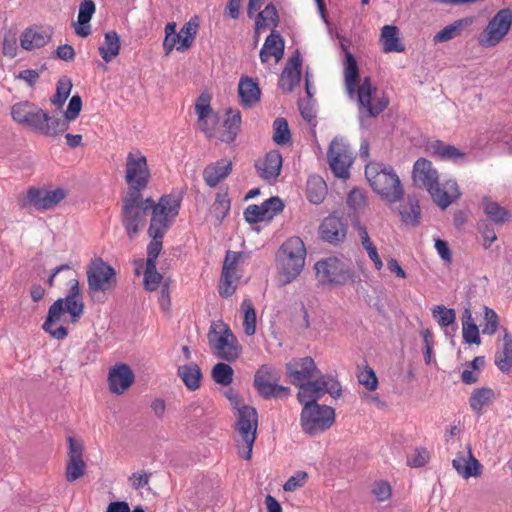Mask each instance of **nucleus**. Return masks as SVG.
<instances>
[{"mask_svg": "<svg viewBox=\"0 0 512 512\" xmlns=\"http://www.w3.org/2000/svg\"><path fill=\"white\" fill-rule=\"evenodd\" d=\"M345 51L346 61L344 63V81L346 92L350 99H356L359 112L366 113L369 117H377L388 106V101L384 98L373 102V94L376 89L371 84L370 77H365L361 84L359 82V69L357 61L353 54L349 52L344 44H341Z\"/></svg>", "mask_w": 512, "mask_h": 512, "instance_id": "obj_1", "label": "nucleus"}, {"mask_svg": "<svg viewBox=\"0 0 512 512\" xmlns=\"http://www.w3.org/2000/svg\"><path fill=\"white\" fill-rule=\"evenodd\" d=\"M413 181L416 186L425 188L432 199L442 209L447 208L453 201L459 198L460 192L455 180L439 182L437 170L431 161L419 158L413 166Z\"/></svg>", "mask_w": 512, "mask_h": 512, "instance_id": "obj_2", "label": "nucleus"}, {"mask_svg": "<svg viewBox=\"0 0 512 512\" xmlns=\"http://www.w3.org/2000/svg\"><path fill=\"white\" fill-rule=\"evenodd\" d=\"M12 119L37 133L57 136L68 129L66 122L50 116L39 106L30 101H20L11 107Z\"/></svg>", "mask_w": 512, "mask_h": 512, "instance_id": "obj_3", "label": "nucleus"}, {"mask_svg": "<svg viewBox=\"0 0 512 512\" xmlns=\"http://www.w3.org/2000/svg\"><path fill=\"white\" fill-rule=\"evenodd\" d=\"M306 248L299 237H290L276 254V268L282 285L293 282L305 266Z\"/></svg>", "mask_w": 512, "mask_h": 512, "instance_id": "obj_4", "label": "nucleus"}, {"mask_svg": "<svg viewBox=\"0 0 512 512\" xmlns=\"http://www.w3.org/2000/svg\"><path fill=\"white\" fill-rule=\"evenodd\" d=\"M87 293L93 303L103 304L116 287V271L102 258L91 260L87 267Z\"/></svg>", "mask_w": 512, "mask_h": 512, "instance_id": "obj_5", "label": "nucleus"}, {"mask_svg": "<svg viewBox=\"0 0 512 512\" xmlns=\"http://www.w3.org/2000/svg\"><path fill=\"white\" fill-rule=\"evenodd\" d=\"M365 176L371 188L383 199L395 203L403 197V187L393 168L382 163L370 162L365 166Z\"/></svg>", "mask_w": 512, "mask_h": 512, "instance_id": "obj_6", "label": "nucleus"}, {"mask_svg": "<svg viewBox=\"0 0 512 512\" xmlns=\"http://www.w3.org/2000/svg\"><path fill=\"white\" fill-rule=\"evenodd\" d=\"M152 198L143 194L125 193L122 196L121 223L130 240L135 239L144 228Z\"/></svg>", "mask_w": 512, "mask_h": 512, "instance_id": "obj_7", "label": "nucleus"}, {"mask_svg": "<svg viewBox=\"0 0 512 512\" xmlns=\"http://www.w3.org/2000/svg\"><path fill=\"white\" fill-rule=\"evenodd\" d=\"M314 269L318 282L323 286H344L359 280L350 260L345 258H323L315 263Z\"/></svg>", "mask_w": 512, "mask_h": 512, "instance_id": "obj_8", "label": "nucleus"}, {"mask_svg": "<svg viewBox=\"0 0 512 512\" xmlns=\"http://www.w3.org/2000/svg\"><path fill=\"white\" fill-rule=\"evenodd\" d=\"M303 405L300 413V426L309 436H317L328 430L335 422V410L312 400L310 396L298 398Z\"/></svg>", "mask_w": 512, "mask_h": 512, "instance_id": "obj_9", "label": "nucleus"}, {"mask_svg": "<svg viewBox=\"0 0 512 512\" xmlns=\"http://www.w3.org/2000/svg\"><path fill=\"white\" fill-rule=\"evenodd\" d=\"M181 198L172 194H166L160 197L155 203L152 199L150 225L148 234L155 236L165 235L179 214Z\"/></svg>", "mask_w": 512, "mask_h": 512, "instance_id": "obj_10", "label": "nucleus"}, {"mask_svg": "<svg viewBox=\"0 0 512 512\" xmlns=\"http://www.w3.org/2000/svg\"><path fill=\"white\" fill-rule=\"evenodd\" d=\"M322 372L318 369L312 357L293 358L286 364V374L289 381L298 387L297 399L310 395L309 387H314L316 379Z\"/></svg>", "mask_w": 512, "mask_h": 512, "instance_id": "obj_11", "label": "nucleus"}, {"mask_svg": "<svg viewBox=\"0 0 512 512\" xmlns=\"http://www.w3.org/2000/svg\"><path fill=\"white\" fill-rule=\"evenodd\" d=\"M126 193L143 194L151 179V172L146 156L139 150L133 149L127 153L125 162Z\"/></svg>", "mask_w": 512, "mask_h": 512, "instance_id": "obj_12", "label": "nucleus"}, {"mask_svg": "<svg viewBox=\"0 0 512 512\" xmlns=\"http://www.w3.org/2000/svg\"><path fill=\"white\" fill-rule=\"evenodd\" d=\"M258 413L249 405H243L237 410L236 431L243 442L244 451L242 457L249 460L257 436Z\"/></svg>", "mask_w": 512, "mask_h": 512, "instance_id": "obj_13", "label": "nucleus"}, {"mask_svg": "<svg viewBox=\"0 0 512 512\" xmlns=\"http://www.w3.org/2000/svg\"><path fill=\"white\" fill-rule=\"evenodd\" d=\"M512 25V10L504 8L499 10L488 22L478 43L483 48H492L499 44L508 34Z\"/></svg>", "mask_w": 512, "mask_h": 512, "instance_id": "obj_14", "label": "nucleus"}, {"mask_svg": "<svg viewBox=\"0 0 512 512\" xmlns=\"http://www.w3.org/2000/svg\"><path fill=\"white\" fill-rule=\"evenodd\" d=\"M208 340L210 347L215 351L217 356L227 362L235 361L241 353V346L237 338L226 325L223 326L221 332H217L211 327Z\"/></svg>", "mask_w": 512, "mask_h": 512, "instance_id": "obj_15", "label": "nucleus"}, {"mask_svg": "<svg viewBox=\"0 0 512 512\" xmlns=\"http://www.w3.org/2000/svg\"><path fill=\"white\" fill-rule=\"evenodd\" d=\"M276 380L272 367L262 365L254 375V387L265 399L288 398L291 394L290 388L274 383Z\"/></svg>", "mask_w": 512, "mask_h": 512, "instance_id": "obj_16", "label": "nucleus"}, {"mask_svg": "<svg viewBox=\"0 0 512 512\" xmlns=\"http://www.w3.org/2000/svg\"><path fill=\"white\" fill-rule=\"evenodd\" d=\"M327 155L329 166L334 175L342 179L348 178L352 157L347 147L334 139L329 146Z\"/></svg>", "mask_w": 512, "mask_h": 512, "instance_id": "obj_17", "label": "nucleus"}, {"mask_svg": "<svg viewBox=\"0 0 512 512\" xmlns=\"http://www.w3.org/2000/svg\"><path fill=\"white\" fill-rule=\"evenodd\" d=\"M347 223L342 217L329 215L323 219L319 226V237L331 245L343 242L347 235Z\"/></svg>", "mask_w": 512, "mask_h": 512, "instance_id": "obj_18", "label": "nucleus"}, {"mask_svg": "<svg viewBox=\"0 0 512 512\" xmlns=\"http://www.w3.org/2000/svg\"><path fill=\"white\" fill-rule=\"evenodd\" d=\"M67 312L66 305L62 298L57 299L48 310V315L42 325L43 330L48 333L52 338L63 340L68 335V330L63 325L56 326L62 322V319Z\"/></svg>", "mask_w": 512, "mask_h": 512, "instance_id": "obj_19", "label": "nucleus"}, {"mask_svg": "<svg viewBox=\"0 0 512 512\" xmlns=\"http://www.w3.org/2000/svg\"><path fill=\"white\" fill-rule=\"evenodd\" d=\"M109 390L116 395L127 391L135 381V375L131 367L125 363H116L108 372Z\"/></svg>", "mask_w": 512, "mask_h": 512, "instance_id": "obj_20", "label": "nucleus"}, {"mask_svg": "<svg viewBox=\"0 0 512 512\" xmlns=\"http://www.w3.org/2000/svg\"><path fill=\"white\" fill-rule=\"evenodd\" d=\"M69 450L68 461L66 464L65 477L68 482H74L81 478L86 469V463L83 460V445L72 437L68 438Z\"/></svg>", "mask_w": 512, "mask_h": 512, "instance_id": "obj_21", "label": "nucleus"}, {"mask_svg": "<svg viewBox=\"0 0 512 512\" xmlns=\"http://www.w3.org/2000/svg\"><path fill=\"white\" fill-rule=\"evenodd\" d=\"M64 198L65 192L61 188L55 190L30 188L26 195L27 202L37 210H49L55 207Z\"/></svg>", "mask_w": 512, "mask_h": 512, "instance_id": "obj_22", "label": "nucleus"}, {"mask_svg": "<svg viewBox=\"0 0 512 512\" xmlns=\"http://www.w3.org/2000/svg\"><path fill=\"white\" fill-rule=\"evenodd\" d=\"M301 67L302 57L300 52L296 50L288 59L279 78L278 85L283 92L290 93L299 84L301 79Z\"/></svg>", "mask_w": 512, "mask_h": 512, "instance_id": "obj_23", "label": "nucleus"}, {"mask_svg": "<svg viewBox=\"0 0 512 512\" xmlns=\"http://www.w3.org/2000/svg\"><path fill=\"white\" fill-rule=\"evenodd\" d=\"M52 39L50 28L31 26L26 28L20 36V45L24 50L32 51L46 46Z\"/></svg>", "mask_w": 512, "mask_h": 512, "instance_id": "obj_24", "label": "nucleus"}, {"mask_svg": "<svg viewBox=\"0 0 512 512\" xmlns=\"http://www.w3.org/2000/svg\"><path fill=\"white\" fill-rule=\"evenodd\" d=\"M282 156L279 151H269L263 160L256 162L258 175L268 183H273L279 176L282 168Z\"/></svg>", "mask_w": 512, "mask_h": 512, "instance_id": "obj_25", "label": "nucleus"}, {"mask_svg": "<svg viewBox=\"0 0 512 512\" xmlns=\"http://www.w3.org/2000/svg\"><path fill=\"white\" fill-rule=\"evenodd\" d=\"M308 390L311 391L309 396L312 397V400H319L326 393L335 399L342 395L340 382L335 377L322 373L316 379L314 387L310 386Z\"/></svg>", "mask_w": 512, "mask_h": 512, "instance_id": "obj_26", "label": "nucleus"}, {"mask_svg": "<svg viewBox=\"0 0 512 512\" xmlns=\"http://www.w3.org/2000/svg\"><path fill=\"white\" fill-rule=\"evenodd\" d=\"M69 284L68 293L62 300H64L71 322L76 323L84 313V303L82 301L78 280L72 279L69 281Z\"/></svg>", "mask_w": 512, "mask_h": 512, "instance_id": "obj_27", "label": "nucleus"}, {"mask_svg": "<svg viewBox=\"0 0 512 512\" xmlns=\"http://www.w3.org/2000/svg\"><path fill=\"white\" fill-rule=\"evenodd\" d=\"M232 171V162L227 159H220L207 165L203 170V178L207 186L216 187L221 181L227 178Z\"/></svg>", "mask_w": 512, "mask_h": 512, "instance_id": "obj_28", "label": "nucleus"}, {"mask_svg": "<svg viewBox=\"0 0 512 512\" xmlns=\"http://www.w3.org/2000/svg\"><path fill=\"white\" fill-rule=\"evenodd\" d=\"M241 105L250 108L260 101L261 90L258 82L251 77L242 76L238 84Z\"/></svg>", "mask_w": 512, "mask_h": 512, "instance_id": "obj_29", "label": "nucleus"}, {"mask_svg": "<svg viewBox=\"0 0 512 512\" xmlns=\"http://www.w3.org/2000/svg\"><path fill=\"white\" fill-rule=\"evenodd\" d=\"M427 151L433 157H436L440 160L453 161L455 163L461 162L465 157V154L461 150L451 144H446L441 140L430 142L427 145Z\"/></svg>", "mask_w": 512, "mask_h": 512, "instance_id": "obj_30", "label": "nucleus"}, {"mask_svg": "<svg viewBox=\"0 0 512 512\" xmlns=\"http://www.w3.org/2000/svg\"><path fill=\"white\" fill-rule=\"evenodd\" d=\"M284 53V40L280 34L272 31L267 36L260 50V59L262 63H268L270 58L275 57L276 61L280 60Z\"/></svg>", "mask_w": 512, "mask_h": 512, "instance_id": "obj_31", "label": "nucleus"}, {"mask_svg": "<svg viewBox=\"0 0 512 512\" xmlns=\"http://www.w3.org/2000/svg\"><path fill=\"white\" fill-rule=\"evenodd\" d=\"M452 466L464 479L477 477L481 474V465L479 461L474 458L470 449L467 458L464 456L456 457L452 461Z\"/></svg>", "mask_w": 512, "mask_h": 512, "instance_id": "obj_32", "label": "nucleus"}, {"mask_svg": "<svg viewBox=\"0 0 512 512\" xmlns=\"http://www.w3.org/2000/svg\"><path fill=\"white\" fill-rule=\"evenodd\" d=\"M96 7L92 0H83L79 6L78 23L75 24V33L83 38L91 33L89 22L95 13Z\"/></svg>", "mask_w": 512, "mask_h": 512, "instance_id": "obj_33", "label": "nucleus"}, {"mask_svg": "<svg viewBox=\"0 0 512 512\" xmlns=\"http://www.w3.org/2000/svg\"><path fill=\"white\" fill-rule=\"evenodd\" d=\"M494 364L502 373H508L512 368V336L506 330L503 345L495 352Z\"/></svg>", "mask_w": 512, "mask_h": 512, "instance_id": "obj_34", "label": "nucleus"}, {"mask_svg": "<svg viewBox=\"0 0 512 512\" xmlns=\"http://www.w3.org/2000/svg\"><path fill=\"white\" fill-rule=\"evenodd\" d=\"M380 41L385 53L405 50V46L399 38V29L394 25L383 26Z\"/></svg>", "mask_w": 512, "mask_h": 512, "instance_id": "obj_35", "label": "nucleus"}, {"mask_svg": "<svg viewBox=\"0 0 512 512\" xmlns=\"http://www.w3.org/2000/svg\"><path fill=\"white\" fill-rule=\"evenodd\" d=\"M177 375L190 391L197 390L201 385L202 371L196 363L179 366Z\"/></svg>", "mask_w": 512, "mask_h": 512, "instance_id": "obj_36", "label": "nucleus"}, {"mask_svg": "<svg viewBox=\"0 0 512 512\" xmlns=\"http://www.w3.org/2000/svg\"><path fill=\"white\" fill-rule=\"evenodd\" d=\"M482 208L489 220L496 225H502L510 220L511 214L509 210L492 201L489 197L483 198Z\"/></svg>", "mask_w": 512, "mask_h": 512, "instance_id": "obj_37", "label": "nucleus"}, {"mask_svg": "<svg viewBox=\"0 0 512 512\" xmlns=\"http://www.w3.org/2000/svg\"><path fill=\"white\" fill-rule=\"evenodd\" d=\"M241 122L242 120L240 111L229 109L223 123L224 132L220 137V140L229 144L233 143L240 131Z\"/></svg>", "mask_w": 512, "mask_h": 512, "instance_id": "obj_38", "label": "nucleus"}, {"mask_svg": "<svg viewBox=\"0 0 512 512\" xmlns=\"http://www.w3.org/2000/svg\"><path fill=\"white\" fill-rule=\"evenodd\" d=\"M495 397L493 389L489 387H480L472 391L469 398V405L471 410L478 416L482 415L483 409Z\"/></svg>", "mask_w": 512, "mask_h": 512, "instance_id": "obj_39", "label": "nucleus"}, {"mask_svg": "<svg viewBox=\"0 0 512 512\" xmlns=\"http://www.w3.org/2000/svg\"><path fill=\"white\" fill-rule=\"evenodd\" d=\"M98 51L102 57V59L109 63L116 56H118L120 51V37L116 31H108L104 35V42L98 48Z\"/></svg>", "mask_w": 512, "mask_h": 512, "instance_id": "obj_40", "label": "nucleus"}, {"mask_svg": "<svg viewBox=\"0 0 512 512\" xmlns=\"http://www.w3.org/2000/svg\"><path fill=\"white\" fill-rule=\"evenodd\" d=\"M470 23L471 20L468 18L458 19L453 23L445 26L439 32H437L433 37V41L435 43H442L452 40L455 37L459 36L463 29L467 27Z\"/></svg>", "mask_w": 512, "mask_h": 512, "instance_id": "obj_41", "label": "nucleus"}, {"mask_svg": "<svg viewBox=\"0 0 512 512\" xmlns=\"http://www.w3.org/2000/svg\"><path fill=\"white\" fill-rule=\"evenodd\" d=\"M307 198L313 204H320L326 194V184L319 176L310 177L307 181Z\"/></svg>", "mask_w": 512, "mask_h": 512, "instance_id": "obj_42", "label": "nucleus"}, {"mask_svg": "<svg viewBox=\"0 0 512 512\" xmlns=\"http://www.w3.org/2000/svg\"><path fill=\"white\" fill-rule=\"evenodd\" d=\"M241 310L244 314L243 328L247 336H252L256 332L257 316L255 308L250 299H244L241 303Z\"/></svg>", "mask_w": 512, "mask_h": 512, "instance_id": "obj_43", "label": "nucleus"}, {"mask_svg": "<svg viewBox=\"0 0 512 512\" xmlns=\"http://www.w3.org/2000/svg\"><path fill=\"white\" fill-rule=\"evenodd\" d=\"M72 81L69 77H61L56 84V92L50 98V102L57 108H62L72 89Z\"/></svg>", "mask_w": 512, "mask_h": 512, "instance_id": "obj_44", "label": "nucleus"}, {"mask_svg": "<svg viewBox=\"0 0 512 512\" xmlns=\"http://www.w3.org/2000/svg\"><path fill=\"white\" fill-rule=\"evenodd\" d=\"M278 20L279 17L276 7L270 3L264 8L263 11L257 14L255 20V29L259 31L268 25H273L275 27L278 24Z\"/></svg>", "mask_w": 512, "mask_h": 512, "instance_id": "obj_45", "label": "nucleus"}, {"mask_svg": "<svg viewBox=\"0 0 512 512\" xmlns=\"http://www.w3.org/2000/svg\"><path fill=\"white\" fill-rule=\"evenodd\" d=\"M231 203L228 193L218 192L216 194L215 202L212 205V213L219 223L225 219L230 211Z\"/></svg>", "mask_w": 512, "mask_h": 512, "instance_id": "obj_46", "label": "nucleus"}, {"mask_svg": "<svg viewBox=\"0 0 512 512\" xmlns=\"http://www.w3.org/2000/svg\"><path fill=\"white\" fill-rule=\"evenodd\" d=\"M431 312L440 327L444 328L455 324L456 312L454 309L447 308L444 305H436Z\"/></svg>", "mask_w": 512, "mask_h": 512, "instance_id": "obj_47", "label": "nucleus"}, {"mask_svg": "<svg viewBox=\"0 0 512 512\" xmlns=\"http://www.w3.org/2000/svg\"><path fill=\"white\" fill-rule=\"evenodd\" d=\"M273 140L278 145H285L291 140L288 122L285 118L278 117L273 122Z\"/></svg>", "mask_w": 512, "mask_h": 512, "instance_id": "obj_48", "label": "nucleus"}, {"mask_svg": "<svg viewBox=\"0 0 512 512\" xmlns=\"http://www.w3.org/2000/svg\"><path fill=\"white\" fill-rule=\"evenodd\" d=\"M213 380L222 386H228L233 382L234 370L226 363H217L211 372Z\"/></svg>", "mask_w": 512, "mask_h": 512, "instance_id": "obj_49", "label": "nucleus"}, {"mask_svg": "<svg viewBox=\"0 0 512 512\" xmlns=\"http://www.w3.org/2000/svg\"><path fill=\"white\" fill-rule=\"evenodd\" d=\"M409 207H404L400 210L402 221L411 226H416L420 219V206L418 200L415 198L408 199Z\"/></svg>", "mask_w": 512, "mask_h": 512, "instance_id": "obj_50", "label": "nucleus"}, {"mask_svg": "<svg viewBox=\"0 0 512 512\" xmlns=\"http://www.w3.org/2000/svg\"><path fill=\"white\" fill-rule=\"evenodd\" d=\"M244 219L250 224H256L262 221L271 220L268 215V210L263 204L261 205H249L244 210Z\"/></svg>", "mask_w": 512, "mask_h": 512, "instance_id": "obj_51", "label": "nucleus"}, {"mask_svg": "<svg viewBox=\"0 0 512 512\" xmlns=\"http://www.w3.org/2000/svg\"><path fill=\"white\" fill-rule=\"evenodd\" d=\"M198 29H199V20H198L197 16L192 17L188 22H186L182 26V28L180 29L179 32L183 36V43H182L183 47L184 46H186V47L192 46V44L196 38Z\"/></svg>", "mask_w": 512, "mask_h": 512, "instance_id": "obj_52", "label": "nucleus"}, {"mask_svg": "<svg viewBox=\"0 0 512 512\" xmlns=\"http://www.w3.org/2000/svg\"><path fill=\"white\" fill-rule=\"evenodd\" d=\"M162 280V275L157 271L156 264L145 263L144 286L149 291L158 288Z\"/></svg>", "mask_w": 512, "mask_h": 512, "instance_id": "obj_53", "label": "nucleus"}, {"mask_svg": "<svg viewBox=\"0 0 512 512\" xmlns=\"http://www.w3.org/2000/svg\"><path fill=\"white\" fill-rule=\"evenodd\" d=\"M179 41V36L176 32V23L169 22L165 26V38L163 41V49L165 55H169L173 49H176Z\"/></svg>", "mask_w": 512, "mask_h": 512, "instance_id": "obj_54", "label": "nucleus"}, {"mask_svg": "<svg viewBox=\"0 0 512 512\" xmlns=\"http://www.w3.org/2000/svg\"><path fill=\"white\" fill-rule=\"evenodd\" d=\"M483 318L484 324L482 328V333L485 335H493L497 331L499 325V317L497 313L493 309L484 306Z\"/></svg>", "mask_w": 512, "mask_h": 512, "instance_id": "obj_55", "label": "nucleus"}, {"mask_svg": "<svg viewBox=\"0 0 512 512\" xmlns=\"http://www.w3.org/2000/svg\"><path fill=\"white\" fill-rule=\"evenodd\" d=\"M151 237V241L147 246V259L145 263L156 264L157 258L162 250V239L164 235L155 236L154 234H148Z\"/></svg>", "mask_w": 512, "mask_h": 512, "instance_id": "obj_56", "label": "nucleus"}, {"mask_svg": "<svg viewBox=\"0 0 512 512\" xmlns=\"http://www.w3.org/2000/svg\"><path fill=\"white\" fill-rule=\"evenodd\" d=\"M81 109H82L81 97L78 94L73 95L68 103L67 109L64 112V120H61V121L66 122V124L69 126V123L71 121H74L79 116Z\"/></svg>", "mask_w": 512, "mask_h": 512, "instance_id": "obj_57", "label": "nucleus"}, {"mask_svg": "<svg viewBox=\"0 0 512 512\" xmlns=\"http://www.w3.org/2000/svg\"><path fill=\"white\" fill-rule=\"evenodd\" d=\"M195 111L198 116V120H203L206 117L217 116L213 113L210 105V96L206 93H202L195 104Z\"/></svg>", "mask_w": 512, "mask_h": 512, "instance_id": "obj_58", "label": "nucleus"}, {"mask_svg": "<svg viewBox=\"0 0 512 512\" xmlns=\"http://www.w3.org/2000/svg\"><path fill=\"white\" fill-rule=\"evenodd\" d=\"M308 479V474L305 471H297L290 476L283 485L286 492H293L298 488L303 487Z\"/></svg>", "mask_w": 512, "mask_h": 512, "instance_id": "obj_59", "label": "nucleus"}, {"mask_svg": "<svg viewBox=\"0 0 512 512\" xmlns=\"http://www.w3.org/2000/svg\"><path fill=\"white\" fill-rule=\"evenodd\" d=\"M462 335L464 342L467 344L479 345L481 342L479 329L475 323H462Z\"/></svg>", "mask_w": 512, "mask_h": 512, "instance_id": "obj_60", "label": "nucleus"}, {"mask_svg": "<svg viewBox=\"0 0 512 512\" xmlns=\"http://www.w3.org/2000/svg\"><path fill=\"white\" fill-rule=\"evenodd\" d=\"M358 381L369 391L377 388L378 380L372 368L366 366L365 370L358 374Z\"/></svg>", "mask_w": 512, "mask_h": 512, "instance_id": "obj_61", "label": "nucleus"}, {"mask_svg": "<svg viewBox=\"0 0 512 512\" xmlns=\"http://www.w3.org/2000/svg\"><path fill=\"white\" fill-rule=\"evenodd\" d=\"M429 459V453L425 448L415 449L413 455L407 457V465L410 467H423Z\"/></svg>", "mask_w": 512, "mask_h": 512, "instance_id": "obj_62", "label": "nucleus"}, {"mask_svg": "<svg viewBox=\"0 0 512 512\" xmlns=\"http://www.w3.org/2000/svg\"><path fill=\"white\" fill-rule=\"evenodd\" d=\"M232 274L223 273L221 274L219 294L224 297H230L236 290V286L233 284Z\"/></svg>", "mask_w": 512, "mask_h": 512, "instance_id": "obj_63", "label": "nucleus"}, {"mask_svg": "<svg viewBox=\"0 0 512 512\" xmlns=\"http://www.w3.org/2000/svg\"><path fill=\"white\" fill-rule=\"evenodd\" d=\"M372 493L379 502L386 501L391 497V486L386 481H378L374 484Z\"/></svg>", "mask_w": 512, "mask_h": 512, "instance_id": "obj_64", "label": "nucleus"}]
</instances>
